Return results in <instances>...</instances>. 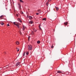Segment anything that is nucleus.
<instances>
[{
    "instance_id": "1",
    "label": "nucleus",
    "mask_w": 76,
    "mask_h": 76,
    "mask_svg": "<svg viewBox=\"0 0 76 76\" xmlns=\"http://www.w3.org/2000/svg\"><path fill=\"white\" fill-rule=\"evenodd\" d=\"M13 23L14 25H16V26H17V27L19 29V28H20L19 27L20 26L19 25V24L18 23H16L15 22H14Z\"/></svg>"
},
{
    "instance_id": "2",
    "label": "nucleus",
    "mask_w": 76,
    "mask_h": 76,
    "mask_svg": "<svg viewBox=\"0 0 76 76\" xmlns=\"http://www.w3.org/2000/svg\"><path fill=\"white\" fill-rule=\"evenodd\" d=\"M32 48V46L31 45H28V49L29 50H31Z\"/></svg>"
},
{
    "instance_id": "3",
    "label": "nucleus",
    "mask_w": 76,
    "mask_h": 76,
    "mask_svg": "<svg viewBox=\"0 0 76 76\" xmlns=\"http://www.w3.org/2000/svg\"><path fill=\"white\" fill-rule=\"evenodd\" d=\"M20 62L18 61L17 63L16 64L15 66H16L17 67H18L19 65H20Z\"/></svg>"
},
{
    "instance_id": "4",
    "label": "nucleus",
    "mask_w": 76,
    "mask_h": 76,
    "mask_svg": "<svg viewBox=\"0 0 76 76\" xmlns=\"http://www.w3.org/2000/svg\"><path fill=\"white\" fill-rule=\"evenodd\" d=\"M64 25H67V24H68V22H65V23H64Z\"/></svg>"
},
{
    "instance_id": "5",
    "label": "nucleus",
    "mask_w": 76,
    "mask_h": 76,
    "mask_svg": "<svg viewBox=\"0 0 76 76\" xmlns=\"http://www.w3.org/2000/svg\"><path fill=\"white\" fill-rule=\"evenodd\" d=\"M29 23L30 24H32V23H33V21L32 20H31L29 22Z\"/></svg>"
},
{
    "instance_id": "6",
    "label": "nucleus",
    "mask_w": 76,
    "mask_h": 76,
    "mask_svg": "<svg viewBox=\"0 0 76 76\" xmlns=\"http://www.w3.org/2000/svg\"><path fill=\"white\" fill-rule=\"evenodd\" d=\"M38 12H39V13H41V10H37Z\"/></svg>"
},
{
    "instance_id": "7",
    "label": "nucleus",
    "mask_w": 76,
    "mask_h": 76,
    "mask_svg": "<svg viewBox=\"0 0 76 76\" xmlns=\"http://www.w3.org/2000/svg\"><path fill=\"white\" fill-rule=\"evenodd\" d=\"M55 8H56V11H58V7H55Z\"/></svg>"
},
{
    "instance_id": "8",
    "label": "nucleus",
    "mask_w": 76,
    "mask_h": 76,
    "mask_svg": "<svg viewBox=\"0 0 76 76\" xmlns=\"http://www.w3.org/2000/svg\"><path fill=\"white\" fill-rule=\"evenodd\" d=\"M57 73H63V72H62L61 71H57Z\"/></svg>"
},
{
    "instance_id": "9",
    "label": "nucleus",
    "mask_w": 76,
    "mask_h": 76,
    "mask_svg": "<svg viewBox=\"0 0 76 76\" xmlns=\"http://www.w3.org/2000/svg\"><path fill=\"white\" fill-rule=\"evenodd\" d=\"M18 4L19 6V9H20V8L21 7V6L20 5V4Z\"/></svg>"
},
{
    "instance_id": "10",
    "label": "nucleus",
    "mask_w": 76,
    "mask_h": 76,
    "mask_svg": "<svg viewBox=\"0 0 76 76\" xmlns=\"http://www.w3.org/2000/svg\"><path fill=\"white\" fill-rule=\"evenodd\" d=\"M29 19H30V20H31V19H32V16H29Z\"/></svg>"
},
{
    "instance_id": "11",
    "label": "nucleus",
    "mask_w": 76,
    "mask_h": 76,
    "mask_svg": "<svg viewBox=\"0 0 76 76\" xmlns=\"http://www.w3.org/2000/svg\"><path fill=\"white\" fill-rule=\"evenodd\" d=\"M40 43H41V42H40V41H39V40L37 42V43L38 44H40Z\"/></svg>"
},
{
    "instance_id": "12",
    "label": "nucleus",
    "mask_w": 76,
    "mask_h": 76,
    "mask_svg": "<svg viewBox=\"0 0 76 76\" xmlns=\"http://www.w3.org/2000/svg\"><path fill=\"white\" fill-rule=\"evenodd\" d=\"M15 43H16V44H17V45H18L19 44V43L18 42H16Z\"/></svg>"
},
{
    "instance_id": "13",
    "label": "nucleus",
    "mask_w": 76,
    "mask_h": 76,
    "mask_svg": "<svg viewBox=\"0 0 76 76\" xmlns=\"http://www.w3.org/2000/svg\"><path fill=\"white\" fill-rule=\"evenodd\" d=\"M46 19H47L46 18H43L42 19V20H46Z\"/></svg>"
},
{
    "instance_id": "14",
    "label": "nucleus",
    "mask_w": 76,
    "mask_h": 76,
    "mask_svg": "<svg viewBox=\"0 0 76 76\" xmlns=\"http://www.w3.org/2000/svg\"><path fill=\"white\" fill-rule=\"evenodd\" d=\"M26 54L27 55V56H28V55L29 54V52H28V51L26 52Z\"/></svg>"
},
{
    "instance_id": "15",
    "label": "nucleus",
    "mask_w": 76,
    "mask_h": 76,
    "mask_svg": "<svg viewBox=\"0 0 76 76\" xmlns=\"http://www.w3.org/2000/svg\"><path fill=\"white\" fill-rule=\"evenodd\" d=\"M19 0L20 1V3H24L23 1L22 0Z\"/></svg>"
},
{
    "instance_id": "16",
    "label": "nucleus",
    "mask_w": 76,
    "mask_h": 76,
    "mask_svg": "<svg viewBox=\"0 0 76 76\" xmlns=\"http://www.w3.org/2000/svg\"><path fill=\"white\" fill-rule=\"evenodd\" d=\"M4 18L3 15H1L0 17V18Z\"/></svg>"
},
{
    "instance_id": "17",
    "label": "nucleus",
    "mask_w": 76,
    "mask_h": 76,
    "mask_svg": "<svg viewBox=\"0 0 76 76\" xmlns=\"http://www.w3.org/2000/svg\"><path fill=\"white\" fill-rule=\"evenodd\" d=\"M0 23L1 25H4V23L3 22L1 23Z\"/></svg>"
},
{
    "instance_id": "18",
    "label": "nucleus",
    "mask_w": 76,
    "mask_h": 76,
    "mask_svg": "<svg viewBox=\"0 0 76 76\" xmlns=\"http://www.w3.org/2000/svg\"><path fill=\"white\" fill-rule=\"evenodd\" d=\"M17 49L18 50L17 51H19V48H17Z\"/></svg>"
},
{
    "instance_id": "19",
    "label": "nucleus",
    "mask_w": 76,
    "mask_h": 76,
    "mask_svg": "<svg viewBox=\"0 0 76 76\" xmlns=\"http://www.w3.org/2000/svg\"><path fill=\"white\" fill-rule=\"evenodd\" d=\"M23 31H24V30L25 29V27H24V26H23Z\"/></svg>"
},
{
    "instance_id": "20",
    "label": "nucleus",
    "mask_w": 76,
    "mask_h": 76,
    "mask_svg": "<svg viewBox=\"0 0 76 76\" xmlns=\"http://www.w3.org/2000/svg\"><path fill=\"white\" fill-rule=\"evenodd\" d=\"M20 13H21V14H22V15L23 14V12H22V11H21L20 12Z\"/></svg>"
},
{
    "instance_id": "21",
    "label": "nucleus",
    "mask_w": 76,
    "mask_h": 76,
    "mask_svg": "<svg viewBox=\"0 0 76 76\" xmlns=\"http://www.w3.org/2000/svg\"><path fill=\"white\" fill-rule=\"evenodd\" d=\"M25 52H24L23 53V56H25Z\"/></svg>"
},
{
    "instance_id": "22",
    "label": "nucleus",
    "mask_w": 76,
    "mask_h": 76,
    "mask_svg": "<svg viewBox=\"0 0 76 76\" xmlns=\"http://www.w3.org/2000/svg\"><path fill=\"white\" fill-rule=\"evenodd\" d=\"M39 13H39H39H36V15H39Z\"/></svg>"
},
{
    "instance_id": "23",
    "label": "nucleus",
    "mask_w": 76,
    "mask_h": 76,
    "mask_svg": "<svg viewBox=\"0 0 76 76\" xmlns=\"http://www.w3.org/2000/svg\"><path fill=\"white\" fill-rule=\"evenodd\" d=\"M16 15L17 16V17H18V16H19V15H18V14H16Z\"/></svg>"
},
{
    "instance_id": "24",
    "label": "nucleus",
    "mask_w": 76,
    "mask_h": 76,
    "mask_svg": "<svg viewBox=\"0 0 76 76\" xmlns=\"http://www.w3.org/2000/svg\"><path fill=\"white\" fill-rule=\"evenodd\" d=\"M51 48H54V46H53V45H52V46L51 47Z\"/></svg>"
},
{
    "instance_id": "25",
    "label": "nucleus",
    "mask_w": 76,
    "mask_h": 76,
    "mask_svg": "<svg viewBox=\"0 0 76 76\" xmlns=\"http://www.w3.org/2000/svg\"><path fill=\"white\" fill-rule=\"evenodd\" d=\"M8 68H10V66H8L6 68V69H8Z\"/></svg>"
},
{
    "instance_id": "26",
    "label": "nucleus",
    "mask_w": 76,
    "mask_h": 76,
    "mask_svg": "<svg viewBox=\"0 0 76 76\" xmlns=\"http://www.w3.org/2000/svg\"><path fill=\"white\" fill-rule=\"evenodd\" d=\"M20 20V18L18 19V21H19Z\"/></svg>"
},
{
    "instance_id": "27",
    "label": "nucleus",
    "mask_w": 76,
    "mask_h": 76,
    "mask_svg": "<svg viewBox=\"0 0 76 76\" xmlns=\"http://www.w3.org/2000/svg\"><path fill=\"white\" fill-rule=\"evenodd\" d=\"M46 5H47V6H48V3H47L46 4Z\"/></svg>"
},
{
    "instance_id": "28",
    "label": "nucleus",
    "mask_w": 76,
    "mask_h": 76,
    "mask_svg": "<svg viewBox=\"0 0 76 76\" xmlns=\"http://www.w3.org/2000/svg\"><path fill=\"white\" fill-rule=\"evenodd\" d=\"M7 26H10V25H9V24H7Z\"/></svg>"
},
{
    "instance_id": "29",
    "label": "nucleus",
    "mask_w": 76,
    "mask_h": 76,
    "mask_svg": "<svg viewBox=\"0 0 76 76\" xmlns=\"http://www.w3.org/2000/svg\"><path fill=\"white\" fill-rule=\"evenodd\" d=\"M39 28L40 29L41 31H42V29L41 28V27H40V28Z\"/></svg>"
},
{
    "instance_id": "30",
    "label": "nucleus",
    "mask_w": 76,
    "mask_h": 76,
    "mask_svg": "<svg viewBox=\"0 0 76 76\" xmlns=\"http://www.w3.org/2000/svg\"><path fill=\"white\" fill-rule=\"evenodd\" d=\"M19 21V22H22V20H20V21Z\"/></svg>"
},
{
    "instance_id": "31",
    "label": "nucleus",
    "mask_w": 76,
    "mask_h": 76,
    "mask_svg": "<svg viewBox=\"0 0 76 76\" xmlns=\"http://www.w3.org/2000/svg\"><path fill=\"white\" fill-rule=\"evenodd\" d=\"M40 26H41V25H39V28H41Z\"/></svg>"
},
{
    "instance_id": "32",
    "label": "nucleus",
    "mask_w": 76,
    "mask_h": 76,
    "mask_svg": "<svg viewBox=\"0 0 76 76\" xmlns=\"http://www.w3.org/2000/svg\"><path fill=\"white\" fill-rule=\"evenodd\" d=\"M31 38V36H29L28 37V38L29 39V38Z\"/></svg>"
},
{
    "instance_id": "33",
    "label": "nucleus",
    "mask_w": 76,
    "mask_h": 76,
    "mask_svg": "<svg viewBox=\"0 0 76 76\" xmlns=\"http://www.w3.org/2000/svg\"><path fill=\"white\" fill-rule=\"evenodd\" d=\"M20 34H22V33L21 32V31L20 32Z\"/></svg>"
},
{
    "instance_id": "34",
    "label": "nucleus",
    "mask_w": 76,
    "mask_h": 76,
    "mask_svg": "<svg viewBox=\"0 0 76 76\" xmlns=\"http://www.w3.org/2000/svg\"><path fill=\"white\" fill-rule=\"evenodd\" d=\"M34 34V32H32V34Z\"/></svg>"
},
{
    "instance_id": "35",
    "label": "nucleus",
    "mask_w": 76,
    "mask_h": 76,
    "mask_svg": "<svg viewBox=\"0 0 76 76\" xmlns=\"http://www.w3.org/2000/svg\"><path fill=\"white\" fill-rule=\"evenodd\" d=\"M4 54H6V53L5 52H4Z\"/></svg>"
},
{
    "instance_id": "36",
    "label": "nucleus",
    "mask_w": 76,
    "mask_h": 76,
    "mask_svg": "<svg viewBox=\"0 0 76 76\" xmlns=\"http://www.w3.org/2000/svg\"><path fill=\"white\" fill-rule=\"evenodd\" d=\"M28 41H29V39L28 38Z\"/></svg>"
},
{
    "instance_id": "37",
    "label": "nucleus",
    "mask_w": 76,
    "mask_h": 76,
    "mask_svg": "<svg viewBox=\"0 0 76 76\" xmlns=\"http://www.w3.org/2000/svg\"><path fill=\"white\" fill-rule=\"evenodd\" d=\"M37 31V30L35 31V32H36Z\"/></svg>"
},
{
    "instance_id": "38",
    "label": "nucleus",
    "mask_w": 76,
    "mask_h": 76,
    "mask_svg": "<svg viewBox=\"0 0 76 76\" xmlns=\"http://www.w3.org/2000/svg\"><path fill=\"white\" fill-rule=\"evenodd\" d=\"M9 66V65H7L6 66Z\"/></svg>"
},
{
    "instance_id": "39",
    "label": "nucleus",
    "mask_w": 76,
    "mask_h": 76,
    "mask_svg": "<svg viewBox=\"0 0 76 76\" xmlns=\"http://www.w3.org/2000/svg\"><path fill=\"white\" fill-rule=\"evenodd\" d=\"M50 1H51V0H50Z\"/></svg>"
},
{
    "instance_id": "40",
    "label": "nucleus",
    "mask_w": 76,
    "mask_h": 76,
    "mask_svg": "<svg viewBox=\"0 0 76 76\" xmlns=\"http://www.w3.org/2000/svg\"><path fill=\"white\" fill-rule=\"evenodd\" d=\"M13 3H14L13 2Z\"/></svg>"
},
{
    "instance_id": "41",
    "label": "nucleus",
    "mask_w": 76,
    "mask_h": 76,
    "mask_svg": "<svg viewBox=\"0 0 76 76\" xmlns=\"http://www.w3.org/2000/svg\"><path fill=\"white\" fill-rule=\"evenodd\" d=\"M53 10H54V9Z\"/></svg>"
},
{
    "instance_id": "42",
    "label": "nucleus",
    "mask_w": 76,
    "mask_h": 76,
    "mask_svg": "<svg viewBox=\"0 0 76 76\" xmlns=\"http://www.w3.org/2000/svg\"><path fill=\"white\" fill-rule=\"evenodd\" d=\"M23 71H22V72H23Z\"/></svg>"
},
{
    "instance_id": "43",
    "label": "nucleus",
    "mask_w": 76,
    "mask_h": 76,
    "mask_svg": "<svg viewBox=\"0 0 76 76\" xmlns=\"http://www.w3.org/2000/svg\"><path fill=\"white\" fill-rule=\"evenodd\" d=\"M12 1H13V0H12Z\"/></svg>"
}]
</instances>
